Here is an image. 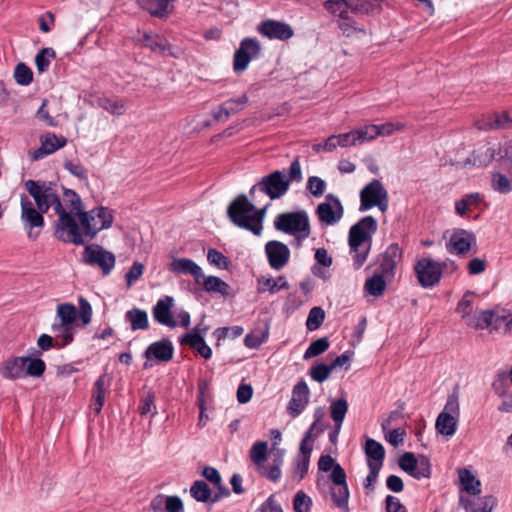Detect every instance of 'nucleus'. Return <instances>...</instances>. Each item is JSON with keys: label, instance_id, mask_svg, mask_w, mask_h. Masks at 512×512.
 Segmentation results:
<instances>
[{"label": "nucleus", "instance_id": "30", "mask_svg": "<svg viewBox=\"0 0 512 512\" xmlns=\"http://www.w3.org/2000/svg\"><path fill=\"white\" fill-rule=\"evenodd\" d=\"M110 385V379L107 374L98 377L93 385L94 411L99 414L105 402V390Z\"/></svg>", "mask_w": 512, "mask_h": 512}, {"label": "nucleus", "instance_id": "8", "mask_svg": "<svg viewBox=\"0 0 512 512\" xmlns=\"http://www.w3.org/2000/svg\"><path fill=\"white\" fill-rule=\"evenodd\" d=\"M509 159H512V139L497 147L494 145L478 149L471 158L465 161V165L482 166L489 164L492 160L504 162Z\"/></svg>", "mask_w": 512, "mask_h": 512}, {"label": "nucleus", "instance_id": "40", "mask_svg": "<svg viewBox=\"0 0 512 512\" xmlns=\"http://www.w3.org/2000/svg\"><path fill=\"white\" fill-rule=\"evenodd\" d=\"M174 299L170 296L158 300L154 309L153 316L155 320H170V310L173 307Z\"/></svg>", "mask_w": 512, "mask_h": 512}, {"label": "nucleus", "instance_id": "57", "mask_svg": "<svg viewBox=\"0 0 512 512\" xmlns=\"http://www.w3.org/2000/svg\"><path fill=\"white\" fill-rule=\"evenodd\" d=\"M99 107L114 115H121L124 112V104L118 100L109 98H100L98 100Z\"/></svg>", "mask_w": 512, "mask_h": 512}, {"label": "nucleus", "instance_id": "14", "mask_svg": "<svg viewBox=\"0 0 512 512\" xmlns=\"http://www.w3.org/2000/svg\"><path fill=\"white\" fill-rule=\"evenodd\" d=\"M259 52L260 44L256 39H243L234 55V70L236 72L244 71L251 59L257 57Z\"/></svg>", "mask_w": 512, "mask_h": 512}, {"label": "nucleus", "instance_id": "25", "mask_svg": "<svg viewBox=\"0 0 512 512\" xmlns=\"http://www.w3.org/2000/svg\"><path fill=\"white\" fill-rule=\"evenodd\" d=\"M316 263L312 267V273L321 279H328V268L332 265L333 259L325 248H318L314 255Z\"/></svg>", "mask_w": 512, "mask_h": 512}, {"label": "nucleus", "instance_id": "21", "mask_svg": "<svg viewBox=\"0 0 512 512\" xmlns=\"http://www.w3.org/2000/svg\"><path fill=\"white\" fill-rule=\"evenodd\" d=\"M41 145L38 149L29 153L31 160H39L44 156L54 153L66 145L64 137H58L54 133H47L40 138Z\"/></svg>", "mask_w": 512, "mask_h": 512}, {"label": "nucleus", "instance_id": "61", "mask_svg": "<svg viewBox=\"0 0 512 512\" xmlns=\"http://www.w3.org/2000/svg\"><path fill=\"white\" fill-rule=\"evenodd\" d=\"M56 313L60 320H75L77 317V309L70 303L59 304Z\"/></svg>", "mask_w": 512, "mask_h": 512}, {"label": "nucleus", "instance_id": "33", "mask_svg": "<svg viewBox=\"0 0 512 512\" xmlns=\"http://www.w3.org/2000/svg\"><path fill=\"white\" fill-rule=\"evenodd\" d=\"M190 495L197 502L212 504V490L204 480H196L190 487Z\"/></svg>", "mask_w": 512, "mask_h": 512}, {"label": "nucleus", "instance_id": "53", "mask_svg": "<svg viewBox=\"0 0 512 512\" xmlns=\"http://www.w3.org/2000/svg\"><path fill=\"white\" fill-rule=\"evenodd\" d=\"M46 370V363L40 358H31L27 360L25 374L26 377H41Z\"/></svg>", "mask_w": 512, "mask_h": 512}, {"label": "nucleus", "instance_id": "15", "mask_svg": "<svg viewBox=\"0 0 512 512\" xmlns=\"http://www.w3.org/2000/svg\"><path fill=\"white\" fill-rule=\"evenodd\" d=\"M309 395L308 385L305 380L301 379L293 387L292 398L287 406V412L291 417L295 418L303 412L309 403Z\"/></svg>", "mask_w": 512, "mask_h": 512}, {"label": "nucleus", "instance_id": "58", "mask_svg": "<svg viewBox=\"0 0 512 512\" xmlns=\"http://www.w3.org/2000/svg\"><path fill=\"white\" fill-rule=\"evenodd\" d=\"M154 402L155 396L152 392H148L144 397H142L138 407L140 415L146 416L148 413L152 412V416H154L156 414Z\"/></svg>", "mask_w": 512, "mask_h": 512}, {"label": "nucleus", "instance_id": "62", "mask_svg": "<svg viewBox=\"0 0 512 512\" xmlns=\"http://www.w3.org/2000/svg\"><path fill=\"white\" fill-rule=\"evenodd\" d=\"M405 124L402 122H387L382 125H378L379 136L388 137L396 132L404 130Z\"/></svg>", "mask_w": 512, "mask_h": 512}, {"label": "nucleus", "instance_id": "38", "mask_svg": "<svg viewBox=\"0 0 512 512\" xmlns=\"http://www.w3.org/2000/svg\"><path fill=\"white\" fill-rule=\"evenodd\" d=\"M355 145L372 141L379 136L378 125L370 124L352 131Z\"/></svg>", "mask_w": 512, "mask_h": 512}, {"label": "nucleus", "instance_id": "20", "mask_svg": "<svg viewBox=\"0 0 512 512\" xmlns=\"http://www.w3.org/2000/svg\"><path fill=\"white\" fill-rule=\"evenodd\" d=\"M265 252L270 266L276 270L283 268L290 257L289 248L279 241H269L265 246Z\"/></svg>", "mask_w": 512, "mask_h": 512}, {"label": "nucleus", "instance_id": "5", "mask_svg": "<svg viewBox=\"0 0 512 512\" xmlns=\"http://www.w3.org/2000/svg\"><path fill=\"white\" fill-rule=\"evenodd\" d=\"M274 225L277 230L291 234L298 240L306 239L310 234L309 217L305 211L280 214Z\"/></svg>", "mask_w": 512, "mask_h": 512}, {"label": "nucleus", "instance_id": "52", "mask_svg": "<svg viewBox=\"0 0 512 512\" xmlns=\"http://www.w3.org/2000/svg\"><path fill=\"white\" fill-rule=\"evenodd\" d=\"M476 126L481 130H497L503 126V122L499 120L498 113H490L477 120Z\"/></svg>", "mask_w": 512, "mask_h": 512}, {"label": "nucleus", "instance_id": "11", "mask_svg": "<svg viewBox=\"0 0 512 512\" xmlns=\"http://www.w3.org/2000/svg\"><path fill=\"white\" fill-rule=\"evenodd\" d=\"M84 261L101 268L104 275H108L115 266V255L99 245L87 246L83 253Z\"/></svg>", "mask_w": 512, "mask_h": 512}, {"label": "nucleus", "instance_id": "51", "mask_svg": "<svg viewBox=\"0 0 512 512\" xmlns=\"http://www.w3.org/2000/svg\"><path fill=\"white\" fill-rule=\"evenodd\" d=\"M55 57V52L52 48H44L42 49L35 57V64L37 67V70L42 73L45 72L51 61Z\"/></svg>", "mask_w": 512, "mask_h": 512}, {"label": "nucleus", "instance_id": "47", "mask_svg": "<svg viewBox=\"0 0 512 512\" xmlns=\"http://www.w3.org/2000/svg\"><path fill=\"white\" fill-rule=\"evenodd\" d=\"M329 348V341L326 337L319 338L308 346L303 359L308 360L323 354Z\"/></svg>", "mask_w": 512, "mask_h": 512}, {"label": "nucleus", "instance_id": "45", "mask_svg": "<svg viewBox=\"0 0 512 512\" xmlns=\"http://www.w3.org/2000/svg\"><path fill=\"white\" fill-rule=\"evenodd\" d=\"M258 285H259V288H258L259 291H261V292L269 291L271 293L278 292L281 289L288 287L286 280L282 277H280L278 279L263 277V278L259 279Z\"/></svg>", "mask_w": 512, "mask_h": 512}, {"label": "nucleus", "instance_id": "29", "mask_svg": "<svg viewBox=\"0 0 512 512\" xmlns=\"http://www.w3.org/2000/svg\"><path fill=\"white\" fill-rule=\"evenodd\" d=\"M400 258V248L397 245H390L383 254L382 262L380 265L381 274H383L384 276L391 275Z\"/></svg>", "mask_w": 512, "mask_h": 512}, {"label": "nucleus", "instance_id": "7", "mask_svg": "<svg viewBox=\"0 0 512 512\" xmlns=\"http://www.w3.org/2000/svg\"><path fill=\"white\" fill-rule=\"evenodd\" d=\"M373 207L379 208L384 212L388 208V193L383 184L379 180H373L360 192V207L361 212H365Z\"/></svg>", "mask_w": 512, "mask_h": 512}, {"label": "nucleus", "instance_id": "18", "mask_svg": "<svg viewBox=\"0 0 512 512\" xmlns=\"http://www.w3.org/2000/svg\"><path fill=\"white\" fill-rule=\"evenodd\" d=\"M174 355V346L169 338H162L151 343L145 350L144 356L147 360L158 362H169Z\"/></svg>", "mask_w": 512, "mask_h": 512}, {"label": "nucleus", "instance_id": "12", "mask_svg": "<svg viewBox=\"0 0 512 512\" xmlns=\"http://www.w3.org/2000/svg\"><path fill=\"white\" fill-rule=\"evenodd\" d=\"M344 209L338 197L333 194L326 195L325 201L316 208L319 220L328 226L338 223L343 217Z\"/></svg>", "mask_w": 512, "mask_h": 512}, {"label": "nucleus", "instance_id": "2", "mask_svg": "<svg viewBox=\"0 0 512 512\" xmlns=\"http://www.w3.org/2000/svg\"><path fill=\"white\" fill-rule=\"evenodd\" d=\"M27 195H20V221L29 239L35 240L44 227V217L50 208L58 216L55 222V232L66 212V205L58 195L57 187L51 182L27 180L24 183Z\"/></svg>", "mask_w": 512, "mask_h": 512}, {"label": "nucleus", "instance_id": "64", "mask_svg": "<svg viewBox=\"0 0 512 512\" xmlns=\"http://www.w3.org/2000/svg\"><path fill=\"white\" fill-rule=\"evenodd\" d=\"M166 512H184V504L179 496H167L166 497Z\"/></svg>", "mask_w": 512, "mask_h": 512}, {"label": "nucleus", "instance_id": "3", "mask_svg": "<svg viewBox=\"0 0 512 512\" xmlns=\"http://www.w3.org/2000/svg\"><path fill=\"white\" fill-rule=\"evenodd\" d=\"M377 221L372 216H366L350 228L349 245L353 264L359 269L367 259L371 237L376 232Z\"/></svg>", "mask_w": 512, "mask_h": 512}, {"label": "nucleus", "instance_id": "36", "mask_svg": "<svg viewBox=\"0 0 512 512\" xmlns=\"http://www.w3.org/2000/svg\"><path fill=\"white\" fill-rule=\"evenodd\" d=\"M324 6L332 15L339 17L341 22L348 20L350 11L348 0H327Z\"/></svg>", "mask_w": 512, "mask_h": 512}, {"label": "nucleus", "instance_id": "54", "mask_svg": "<svg viewBox=\"0 0 512 512\" xmlns=\"http://www.w3.org/2000/svg\"><path fill=\"white\" fill-rule=\"evenodd\" d=\"M14 78L19 85L27 86L33 80L32 70L24 63H19L14 70Z\"/></svg>", "mask_w": 512, "mask_h": 512}, {"label": "nucleus", "instance_id": "60", "mask_svg": "<svg viewBox=\"0 0 512 512\" xmlns=\"http://www.w3.org/2000/svg\"><path fill=\"white\" fill-rule=\"evenodd\" d=\"M368 468H369V473L363 482V486L369 492H373L375 490L378 476H379V473H380V470L382 467H380L379 465L376 466V465L370 464V465H368Z\"/></svg>", "mask_w": 512, "mask_h": 512}, {"label": "nucleus", "instance_id": "43", "mask_svg": "<svg viewBox=\"0 0 512 512\" xmlns=\"http://www.w3.org/2000/svg\"><path fill=\"white\" fill-rule=\"evenodd\" d=\"M268 444L265 441L255 442L250 449V459L257 466V470L262 467L267 458Z\"/></svg>", "mask_w": 512, "mask_h": 512}, {"label": "nucleus", "instance_id": "4", "mask_svg": "<svg viewBox=\"0 0 512 512\" xmlns=\"http://www.w3.org/2000/svg\"><path fill=\"white\" fill-rule=\"evenodd\" d=\"M265 210L266 207L257 209L246 196L240 195L229 205L228 216L236 226L259 236L263 228Z\"/></svg>", "mask_w": 512, "mask_h": 512}, {"label": "nucleus", "instance_id": "27", "mask_svg": "<svg viewBox=\"0 0 512 512\" xmlns=\"http://www.w3.org/2000/svg\"><path fill=\"white\" fill-rule=\"evenodd\" d=\"M365 454L367 457V465H379L383 466L384 458H385V449L383 445L371 438L366 440L365 444Z\"/></svg>", "mask_w": 512, "mask_h": 512}, {"label": "nucleus", "instance_id": "48", "mask_svg": "<svg viewBox=\"0 0 512 512\" xmlns=\"http://www.w3.org/2000/svg\"><path fill=\"white\" fill-rule=\"evenodd\" d=\"M331 418L335 424H341L344 421L348 411V402L345 398H339L331 404Z\"/></svg>", "mask_w": 512, "mask_h": 512}, {"label": "nucleus", "instance_id": "37", "mask_svg": "<svg viewBox=\"0 0 512 512\" xmlns=\"http://www.w3.org/2000/svg\"><path fill=\"white\" fill-rule=\"evenodd\" d=\"M264 323L265 326L263 329L253 330L246 334L244 338V344L246 347L250 349H257L266 341L268 338L269 328L267 326V322Z\"/></svg>", "mask_w": 512, "mask_h": 512}, {"label": "nucleus", "instance_id": "46", "mask_svg": "<svg viewBox=\"0 0 512 512\" xmlns=\"http://www.w3.org/2000/svg\"><path fill=\"white\" fill-rule=\"evenodd\" d=\"M331 372L332 370L330 365L322 362H316L310 367L308 374L312 380L318 383H323L330 377Z\"/></svg>", "mask_w": 512, "mask_h": 512}, {"label": "nucleus", "instance_id": "35", "mask_svg": "<svg viewBox=\"0 0 512 512\" xmlns=\"http://www.w3.org/2000/svg\"><path fill=\"white\" fill-rule=\"evenodd\" d=\"M355 146L353 133L348 132L339 135H332L326 141L324 147L327 152L334 151L337 147Z\"/></svg>", "mask_w": 512, "mask_h": 512}, {"label": "nucleus", "instance_id": "6", "mask_svg": "<svg viewBox=\"0 0 512 512\" xmlns=\"http://www.w3.org/2000/svg\"><path fill=\"white\" fill-rule=\"evenodd\" d=\"M460 405L456 392L448 396L443 411L438 415L435 423L437 432L443 436H453L457 429Z\"/></svg>", "mask_w": 512, "mask_h": 512}, {"label": "nucleus", "instance_id": "49", "mask_svg": "<svg viewBox=\"0 0 512 512\" xmlns=\"http://www.w3.org/2000/svg\"><path fill=\"white\" fill-rule=\"evenodd\" d=\"M142 41L145 46L157 52H164L167 47V41L164 38L152 33H144Z\"/></svg>", "mask_w": 512, "mask_h": 512}, {"label": "nucleus", "instance_id": "10", "mask_svg": "<svg viewBox=\"0 0 512 512\" xmlns=\"http://www.w3.org/2000/svg\"><path fill=\"white\" fill-rule=\"evenodd\" d=\"M289 180L282 171L276 170L262 178L258 184L260 191L267 194L270 199H278L289 189Z\"/></svg>", "mask_w": 512, "mask_h": 512}, {"label": "nucleus", "instance_id": "13", "mask_svg": "<svg viewBox=\"0 0 512 512\" xmlns=\"http://www.w3.org/2000/svg\"><path fill=\"white\" fill-rule=\"evenodd\" d=\"M415 273L421 286L432 287L440 281L442 267L431 258H423L416 263Z\"/></svg>", "mask_w": 512, "mask_h": 512}, {"label": "nucleus", "instance_id": "55", "mask_svg": "<svg viewBox=\"0 0 512 512\" xmlns=\"http://www.w3.org/2000/svg\"><path fill=\"white\" fill-rule=\"evenodd\" d=\"M312 499L303 491H298L293 499V509L295 512H310Z\"/></svg>", "mask_w": 512, "mask_h": 512}, {"label": "nucleus", "instance_id": "24", "mask_svg": "<svg viewBox=\"0 0 512 512\" xmlns=\"http://www.w3.org/2000/svg\"><path fill=\"white\" fill-rule=\"evenodd\" d=\"M169 270L177 274L191 275L195 282L203 272L197 263L188 258H174L169 265Z\"/></svg>", "mask_w": 512, "mask_h": 512}, {"label": "nucleus", "instance_id": "50", "mask_svg": "<svg viewBox=\"0 0 512 512\" xmlns=\"http://www.w3.org/2000/svg\"><path fill=\"white\" fill-rule=\"evenodd\" d=\"M492 389L499 397H505L509 390L508 374L505 371H498L494 381L492 382Z\"/></svg>", "mask_w": 512, "mask_h": 512}, {"label": "nucleus", "instance_id": "9", "mask_svg": "<svg viewBox=\"0 0 512 512\" xmlns=\"http://www.w3.org/2000/svg\"><path fill=\"white\" fill-rule=\"evenodd\" d=\"M398 465L403 471L417 480L431 477V462L425 455H420L417 458L414 453L405 452L400 456Z\"/></svg>", "mask_w": 512, "mask_h": 512}, {"label": "nucleus", "instance_id": "32", "mask_svg": "<svg viewBox=\"0 0 512 512\" xmlns=\"http://www.w3.org/2000/svg\"><path fill=\"white\" fill-rule=\"evenodd\" d=\"M90 322H59L52 325V330L57 337H62L63 345H68L73 341L74 327H82Z\"/></svg>", "mask_w": 512, "mask_h": 512}, {"label": "nucleus", "instance_id": "42", "mask_svg": "<svg viewBox=\"0 0 512 512\" xmlns=\"http://www.w3.org/2000/svg\"><path fill=\"white\" fill-rule=\"evenodd\" d=\"M480 320H512V312L504 307L495 306L491 309L482 310L479 314Z\"/></svg>", "mask_w": 512, "mask_h": 512}, {"label": "nucleus", "instance_id": "1", "mask_svg": "<svg viewBox=\"0 0 512 512\" xmlns=\"http://www.w3.org/2000/svg\"><path fill=\"white\" fill-rule=\"evenodd\" d=\"M66 212L56 231V238L63 242L82 245L93 239L100 231L112 227L115 212L113 209L98 206L84 211L80 196L70 189L63 191Z\"/></svg>", "mask_w": 512, "mask_h": 512}, {"label": "nucleus", "instance_id": "19", "mask_svg": "<svg viewBox=\"0 0 512 512\" xmlns=\"http://www.w3.org/2000/svg\"><path fill=\"white\" fill-rule=\"evenodd\" d=\"M499 169L492 176V188L501 194H508L512 191V159L499 162Z\"/></svg>", "mask_w": 512, "mask_h": 512}, {"label": "nucleus", "instance_id": "17", "mask_svg": "<svg viewBox=\"0 0 512 512\" xmlns=\"http://www.w3.org/2000/svg\"><path fill=\"white\" fill-rule=\"evenodd\" d=\"M179 342L181 345H188L191 349L196 350L204 359L212 357V349L206 344L199 325L181 335Z\"/></svg>", "mask_w": 512, "mask_h": 512}, {"label": "nucleus", "instance_id": "23", "mask_svg": "<svg viewBox=\"0 0 512 512\" xmlns=\"http://www.w3.org/2000/svg\"><path fill=\"white\" fill-rule=\"evenodd\" d=\"M27 360H30L29 356L12 357L6 360L1 372L2 376L10 380L25 378Z\"/></svg>", "mask_w": 512, "mask_h": 512}, {"label": "nucleus", "instance_id": "44", "mask_svg": "<svg viewBox=\"0 0 512 512\" xmlns=\"http://www.w3.org/2000/svg\"><path fill=\"white\" fill-rule=\"evenodd\" d=\"M330 494L332 501L336 507L341 509L348 508V501L350 496L348 485L337 486V488H331Z\"/></svg>", "mask_w": 512, "mask_h": 512}, {"label": "nucleus", "instance_id": "59", "mask_svg": "<svg viewBox=\"0 0 512 512\" xmlns=\"http://www.w3.org/2000/svg\"><path fill=\"white\" fill-rule=\"evenodd\" d=\"M314 441L315 436H313V431L307 430L300 443L299 453L297 456H307V458H311Z\"/></svg>", "mask_w": 512, "mask_h": 512}, {"label": "nucleus", "instance_id": "34", "mask_svg": "<svg viewBox=\"0 0 512 512\" xmlns=\"http://www.w3.org/2000/svg\"><path fill=\"white\" fill-rule=\"evenodd\" d=\"M247 101L245 96L225 102L215 112V118L219 121L226 120L231 114L240 111Z\"/></svg>", "mask_w": 512, "mask_h": 512}, {"label": "nucleus", "instance_id": "41", "mask_svg": "<svg viewBox=\"0 0 512 512\" xmlns=\"http://www.w3.org/2000/svg\"><path fill=\"white\" fill-rule=\"evenodd\" d=\"M386 289V282L383 274H376L366 280L365 291L374 297L381 296Z\"/></svg>", "mask_w": 512, "mask_h": 512}, {"label": "nucleus", "instance_id": "26", "mask_svg": "<svg viewBox=\"0 0 512 512\" xmlns=\"http://www.w3.org/2000/svg\"><path fill=\"white\" fill-rule=\"evenodd\" d=\"M208 293H218L223 296L228 295L229 285L216 276H206L203 272L196 282Z\"/></svg>", "mask_w": 512, "mask_h": 512}, {"label": "nucleus", "instance_id": "39", "mask_svg": "<svg viewBox=\"0 0 512 512\" xmlns=\"http://www.w3.org/2000/svg\"><path fill=\"white\" fill-rule=\"evenodd\" d=\"M481 201L478 193L466 195L455 203V211L460 216H465L469 211L476 207Z\"/></svg>", "mask_w": 512, "mask_h": 512}, {"label": "nucleus", "instance_id": "31", "mask_svg": "<svg viewBox=\"0 0 512 512\" xmlns=\"http://www.w3.org/2000/svg\"><path fill=\"white\" fill-rule=\"evenodd\" d=\"M462 489L470 495H479L481 493V482L478 480L473 473L466 469L460 468L458 470Z\"/></svg>", "mask_w": 512, "mask_h": 512}, {"label": "nucleus", "instance_id": "28", "mask_svg": "<svg viewBox=\"0 0 512 512\" xmlns=\"http://www.w3.org/2000/svg\"><path fill=\"white\" fill-rule=\"evenodd\" d=\"M139 5L156 17H166L172 12L170 0H140Z\"/></svg>", "mask_w": 512, "mask_h": 512}, {"label": "nucleus", "instance_id": "56", "mask_svg": "<svg viewBox=\"0 0 512 512\" xmlns=\"http://www.w3.org/2000/svg\"><path fill=\"white\" fill-rule=\"evenodd\" d=\"M326 182L317 176H310L307 180V189L314 197H321L326 189Z\"/></svg>", "mask_w": 512, "mask_h": 512}, {"label": "nucleus", "instance_id": "22", "mask_svg": "<svg viewBox=\"0 0 512 512\" xmlns=\"http://www.w3.org/2000/svg\"><path fill=\"white\" fill-rule=\"evenodd\" d=\"M258 31L270 39L287 40L293 36V29L288 24L275 20L262 22Z\"/></svg>", "mask_w": 512, "mask_h": 512}, {"label": "nucleus", "instance_id": "63", "mask_svg": "<svg viewBox=\"0 0 512 512\" xmlns=\"http://www.w3.org/2000/svg\"><path fill=\"white\" fill-rule=\"evenodd\" d=\"M258 472L262 477H265L272 482L279 481L282 475L281 467H279L278 464H272L269 469L263 465L258 469Z\"/></svg>", "mask_w": 512, "mask_h": 512}, {"label": "nucleus", "instance_id": "16", "mask_svg": "<svg viewBox=\"0 0 512 512\" xmlns=\"http://www.w3.org/2000/svg\"><path fill=\"white\" fill-rule=\"evenodd\" d=\"M476 246V237L475 235L467 230L458 229L455 230L446 247L447 250L452 254H464L468 252L471 248Z\"/></svg>", "mask_w": 512, "mask_h": 512}]
</instances>
